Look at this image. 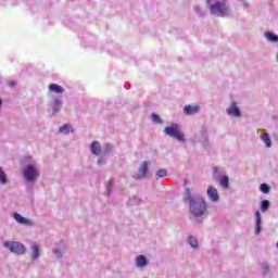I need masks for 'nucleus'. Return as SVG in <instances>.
I'll use <instances>...</instances> for the list:
<instances>
[{"instance_id":"obj_1","label":"nucleus","mask_w":278,"mask_h":278,"mask_svg":"<svg viewBox=\"0 0 278 278\" xmlns=\"http://www.w3.org/2000/svg\"><path fill=\"white\" fill-rule=\"evenodd\" d=\"M185 201L189 202L190 212L193 216H203L207 212V204L203 198H192V192L189 188L185 189L184 192Z\"/></svg>"},{"instance_id":"obj_2","label":"nucleus","mask_w":278,"mask_h":278,"mask_svg":"<svg viewBox=\"0 0 278 278\" xmlns=\"http://www.w3.org/2000/svg\"><path fill=\"white\" fill-rule=\"evenodd\" d=\"M205 3L208 5L211 14H214L215 16H227V12H229L227 0H217L213 4H211L212 0H206Z\"/></svg>"},{"instance_id":"obj_3","label":"nucleus","mask_w":278,"mask_h":278,"mask_svg":"<svg viewBox=\"0 0 278 278\" xmlns=\"http://www.w3.org/2000/svg\"><path fill=\"white\" fill-rule=\"evenodd\" d=\"M164 132L167 136H170V138L178 140V142H186V137L177 124H172L170 126L165 127Z\"/></svg>"},{"instance_id":"obj_4","label":"nucleus","mask_w":278,"mask_h":278,"mask_svg":"<svg viewBox=\"0 0 278 278\" xmlns=\"http://www.w3.org/2000/svg\"><path fill=\"white\" fill-rule=\"evenodd\" d=\"M4 247L9 249L11 253H15L16 255H23L26 251L25 245L20 242L5 241Z\"/></svg>"},{"instance_id":"obj_5","label":"nucleus","mask_w":278,"mask_h":278,"mask_svg":"<svg viewBox=\"0 0 278 278\" xmlns=\"http://www.w3.org/2000/svg\"><path fill=\"white\" fill-rule=\"evenodd\" d=\"M24 177L27 181H34L38 178V170H36V167H34L33 165H28L24 169Z\"/></svg>"},{"instance_id":"obj_6","label":"nucleus","mask_w":278,"mask_h":278,"mask_svg":"<svg viewBox=\"0 0 278 278\" xmlns=\"http://www.w3.org/2000/svg\"><path fill=\"white\" fill-rule=\"evenodd\" d=\"M182 112L187 116H192L193 114H199V112H201V106L188 104L184 106Z\"/></svg>"},{"instance_id":"obj_7","label":"nucleus","mask_w":278,"mask_h":278,"mask_svg":"<svg viewBox=\"0 0 278 278\" xmlns=\"http://www.w3.org/2000/svg\"><path fill=\"white\" fill-rule=\"evenodd\" d=\"M139 175L135 177V179H144L149 173V163L143 161L139 166Z\"/></svg>"},{"instance_id":"obj_8","label":"nucleus","mask_w":278,"mask_h":278,"mask_svg":"<svg viewBox=\"0 0 278 278\" xmlns=\"http://www.w3.org/2000/svg\"><path fill=\"white\" fill-rule=\"evenodd\" d=\"M227 114H229L230 116H235L236 118H240V116H242V113H240V109L238 108V104L236 102H232L227 109Z\"/></svg>"},{"instance_id":"obj_9","label":"nucleus","mask_w":278,"mask_h":278,"mask_svg":"<svg viewBox=\"0 0 278 278\" xmlns=\"http://www.w3.org/2000/svg\"><path fill=\"white\" fill-rule=\"evenodd\" d=\"M207 197L213 201V203H216L220 198L218 195V189L215 187H208L207 188Z\"/></svg>"},{"instance_id":"obj_10","label":"nucleus","mask_w":278,"mask_h":278,"mask_svg":"<svg viewBox=\"0 0 278 278\" xmlns=\"http://www.w3.org/2000/svg\"><path fill=\"white\" fill-rule=\"evenodd\" d=\"M13 218L16 220V223H18L20 225H31V220L23 217L21 214L18 213H14L13 214Z\"/></svg>"},{"instance_id":"obj_11","label":"nucleus","mask_w":278,"mask_h":278,"mask_svg":"<svg viewBox=\"0 0 278 278\" xmlns=\"http://www.w3.org/2000/svg\"><path fill=\"white\" fill-rule=\"evenodd\" d=\"M50 92H54L55 94H64V89L62 86L58 84H50L48 87Z\"/></svg>"},{"instance_id":"obj_12","label":"nucleus","mask_w":278,"mask_h":278,"mask_svg":"<svg viewBox=\"0 0 278 278\" xmlns=\"http://www.w3.org/2000/svg\"><path fill=\"white\" fill-rule=\"evenodd\" d=\"M255 218H256V223H255V233H260L262 231V215L260 214V211H256L255 213Z\"/></svg>"},{"instance_id":"obj_13","label":"nucleus","mask_w":278,"mask_h":278,"mask_svg":"<svg viewBox=\"0 0 278 278\" xmlns=\"http://www.w3.org/2000/svg\"><path fill=\"white\" fill-rule=\"evenodd\" d=\"M91 152L93 153V155H100L101 154V143L99 141H93L91 143Z\"/></svg>"},{"instance_id":"obj_14","label":"nucleus","mask_w":278,"mask_h":278,"mask_svg":"<svg viewBox=\"0 0 278 278\" xmlns=\"http://www.w3.org/2000/svg\"><path fill=\"white\" fill-rule=\"evenodd\" d=\"M60 134H73V127L68 124H65L59 128Z\"/></svg>"},{"instance_id":"obj_15","label":"nucleus","mask_w":278,"mask_h":278,"mask_svg":"<svg viewBox=\"0 0 278 278\" xmlns=\"http://www.w3.org/2000/svg\"><path fill=\"white\" fill-rule=\"evenodd\" d=\"M31 251H33V260H38V257L40 256V248L38 247V244H33Z\"/></svg>"},{"instance_id":"obj_16","label":"nucleus","mask_w":278,"mask_h":278,"mask_svg":"<svg viewBox=\"0 0 278 278\" xmlns=\"http://www.w3.org/2000/svg\"><path fill=\"white\" fill-rule=\"evenodd\" d=\"M265 38L269 40V42H278V36L275 33H265Z\"/></svg>"},{"instance_id":"obj_17","label":"nucleus","mask_w":278,"mask_h":278,"mask_svg":"<svg viewBox=\"0 0 278 278\" xmlns=\"http://www.w3.org/2000/svg\"><path fill=\"white\" fill-rule=\"evenodd\" d=\"M263 142L266 144L267 148L273 147V142L270 141V136L268 132H265L262 137Z\"/></svg>"},{"instance_id":"obj_18","label":"nucleus","mask_w":278,"mask_h":278,"mask_svg":"<svg viewBox=\"0 0 278 278\" xmlns=\"http://www.w3.org/2000/svg\"><path fill=\"white\" fill-rule=\"evenodd\" d=\"M219 186H222V188H229V177L228 176H223L219 179Z\"/></svg>"},{"instance_id":"obj_19","label":"nucleus","mask_w":278,"mask_h":278,"mask_svg":"<svg viewBox=\"0 0 278 278\" xmlns=\"http://www.w3.org/2000/svg\"><path fill=\"white\" fill-rule=\"evenodd\" d=\"M137 266L142 267L147 264V257L144 255L137 256L136 260Z\"/></svg>"},{"instance_id":"obj_20","label":"nucleus","mask_w":278,"mask_h":278,"mask_svg":"<svg viewBox=\"0 0 278 278\" xmlns=\"http://www.w3.org/2000/svg\"><path fill=\"white\" fill-rule=\"evenodd\" d=\"M0 184L2 185L8 184V176L5 175V172L1 169V167H0Z\"/></svg>"},{"instance_id":"obj_21","label":"nucleus","mask_w":278,"mask_h":278,"mask_svg":"<svg viewBox=\"0 0 278 278\" xmlns=\"http://www.w3.org/2000/svg\"><path fill=\"white\" fill-rule=\"evenodd\" d=\"M189 244L192 249H197L199 247V241L194 237H189Z\"/></svg>"},{"instance_id":"obj_22","label":"nucleus","mask_w":278,"mask_h":278,"mask_svg":"<svg viewBox=\"0 0 278 278\" xmlns=\"http://www.w3.org/2000/svg\"><path fill=\"white\" fill-rule=\"evenodd\" d=\"M260 190L263 194H268V192H270V187L267 184H262Z\"/></svg>"},{"instance_id":"obj_23","label":"nucleus","mask_w":278,"mask_h":278,"mask_svg":"<svg viewBox=\"0 0 278 278\" xmlns=\"http://www.w3.org/2000/svg\"><path fill=\"white\" fill-rule=\"evenodd\" d=\"M270 207V202L268 200H264L261 204V212H266Z\"/></svg>"},{"instance_id":"obj_24","label":"nucleus","mask_w":278,"mask_h":278,"mask_svg":"<svg viewBox=\"0 0 278 278\" xmlns=\"http://www.w3.org/2000/svg\"><path fill=\"white\" fill-rule=\"evenodd\" d=\"M151 118L153 123H156L157 125H162V118L160 117V115L152 113Z\"/></svg>"},{"instance_id":"obj_25","label":"nucleus","mask_w":278,"mask_h":278,"mask_svg":"<svg viewBox=\"0 0 278 278\" xmlns=\"http://www.w3.org/2000/svg\"><path fill=\"white\" fill-rule=\"evenodd\" d=\"M156 177H166L168 175V172L166 169H159L155 173Z\"/></svg>"},{"instance_id":"obj_26","label":"nucleus","mask_w":278,"mask_h":278,"mask_svg":"<svg viewBox=\"0 0 278 278\" xmlns=\"http://www.w3.org/2000/svg\"><path fill=\"white\" fill-rule=\"evenodd\" d=\"M54 105H62V101L60 99L54 100Z\"/></svg>"},{"instance_id":"obj_27","label":"nucleus","mask_w":278,"mask_h":278,"mask_svg":"<svg viewBox=\"0 0 278 278\" xmlns=\"http://www.w3.org/2000/svg\"><path fill=\"white\" fill-rule=\"evenodd\" d=\"M213 170H214V173H216L218 170V168L214 167Z\"/></svg>"},{"instance_id":"obj_28","label":"nucleus","mask_w":278,"mask_h":278,"mask_svg":"<svg viewBox=\"0 0 278 278\" xmlns=\"http://www.w3.org/2000/svg\"><path fill=\"white\" fill-rule=\"evenodd\" d=\"M59 111H60V109H55V110H54V114H55L56 112H59Z\"/></svg>"},{"instance_id":"obj_29","label":"nucleus","mask_w":278,"mask_h":278,"mask_svg":"<svg viewBox=\"0 0 278 278\" xmlns=\"http://www.w3.org/2000/svg\"><path fill=\"white\" fill-rule=\"evenodd\" d=\"M98 164H101V160L98 161Z\"/></svg>"}]
</instances>
